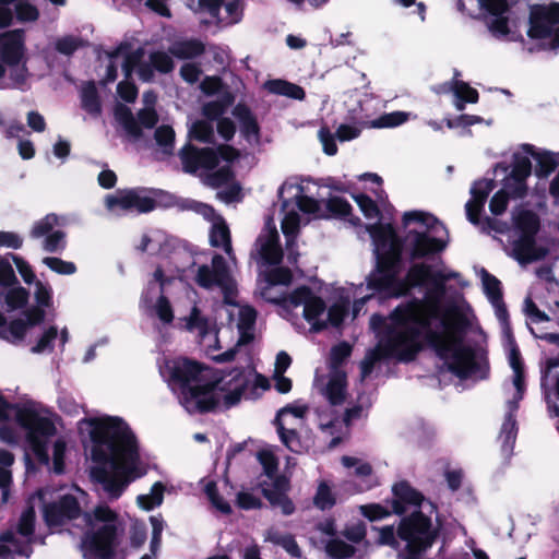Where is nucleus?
<instances>
[{
  "instance_id": "nucleus-1",
  "label": "nucleus",
  "mask_w": 559,
  "mask_h": 559,
  "mask_svg": "<svg viewBox=\"0 0 559 559\" xmlns=\"http://www.w3.org/2000/svg\"><path fill=\"white\" fill-rule=\"evenodd\" d=\"M424 298L412 297L391 313L399 329L386 333L388 345L381 343L371 349H424L425 340L430 349H486L487 335L456 302H441L447 285L439 274L429 281Z\"/></svg>"
},
{
  "instance_id": "nucleus-2",
  "label": "nucleus",
  "mask_w": 559,
  "mask_h": 559,
  "mask_svg": "<svg viewBox=\"0 0 559 559\" xmlns=\"http://www.w3.org/2000/svg\"><path fill=\"white\" fill-rule=\"evenodd\" d=\"M78 429L91 442L92 477L102 485L109 499L119 498L131 481L146 473L135 436L121 418H83L78 423Z\"/></svg>"
},
{
  "instance_id": "nucleus-3",
  "label": "nucleus",
  "mask_w": 559,
  "mask_h": 559,
  "mask_svg": "<svg viewBox=\"0 0 559 559\" xmlns=\"http://www.w3.org/2000/svg\"><path fill=\"white\" fill-rule=\"evenodd\" d=\"M73 490L74 493H58L56 498H53V491L49 489L38 491L37 496L31 500L32 506L22 513L17 530L0 536V559L31 556L36 502L43 509L44 519L50 528L58 527L66 520L78 518L81 512L79 496L84 497V492L79 488Z\"/></svg>"
},
{
  "instance_id": "nucleus-4",
  "label": "nucleus",
  "mask_w": 559,
  "mask_h": 559,
  "mask_svg": "<svg viewBox=\"0 0 559 559\" xmlns=\"http://www.w3.org/2000/svg\"><path fill=\"white\" fill-rule=\"evenodd\" d=\"M372 239L374 265L366 277L367 288L390 298L411 295L414 287L407 277H400L403 270V241L391 223L367 226Z\"/></svg>"
},
{
  "instance_id": "nucleus-5",
  "label": "nucleus",
  "mask_w": 559,
  "mask_h": 559,
  "mask_svg": "<svg viewBox=\"0 0 559 559\" xmlns=\"http://www.w3.org/2000/svg\"><path fill=\"white\" fill-rule=\"evenodd\" d=\"M259 388H267L264 377L253 369H233L213 380L210 378L203 392H188L183 397V407L190 414L228 409L242 399L255 397Z\"/></svg>"
},
{
  "instance_id": "nucleus-6",
  "label": "nucleus",
  "mask_w": 559,
  "mask_h": 559,
  "mask_svg": "<svg viewBox=\"0 0 559 559\" xmlns=\"http://www.w3.org/2000/svg\"><path fill=\"white\" fill-rule=\"evenodd\" d=\"M14 415L16 423L25 430L26 441L39 462L48 464V438L55 435L56 427L47 412L33 402L12 405L0 396V423Z\"/></svg>"
},
{
  "instance_id": "nucleus-7",
  "label": "nucleus",
  "mask_w": 559,
  "mask_h": 559,
  "mask_svg": "<svg viewBox=\"0 0 559 559\" xmlns=\"http://www.w3.org/2000/svg\"><path fill=\"white\" fill-rule=\"evenodd\" d=\"M85 521L90 526L81 542V550L84 559H110L114 555L118 516L107 506H98L93 514H85Z\"/></svg>"
},
{
  "instance_id": "nucleus-8",
  "label": "nucleus",
  "mask_w": 559,
  "mask_h": 559,
  "mask_svg": "<svg viewBox=\"0 0 559 559\" xmlns=\"http://www.w3.org/2000/svg\"><path fill=\"white\" fill-rule=\"evenodd\" d=\"M402 223L404 227L412 223H418L425 227L424 230L409 229L405 237H401L403 248L406 246L412 261L431 258L445 249L447 241L431 236V233H438L439 229L447 233L444 225L432 214L423 211L405 212Z\"/></svg>"
},
{
  "instance_id": "nucleus-9",
  "label": "nucleus",
  "mask_w": 559,
  "mask_h": 559,
  "mask_svg": "<svg viewBox=\"0 0 559 559\" xmlns=\"http://www.w3.org/2000/svg\"><path fill=\"white\" fill-rule=\"evenodd\" d=\"M512 374L510 380L502 385V394L507 405V414L501 427L500 439L502 441V450L509 453L512 450L516 438V420L514 413L519 408L525 390V365L519 352H510L508 357Z\"/></svg>"
},
{
  "instance_id": "nucleus-10",
  "label": "nucleus",
  "mask_w": 559,
  "mask_h": 559,
  "mask_svg": "<svg viewBox=\"0 0 559 559\" xmlns=\"http://www.w3.org/2000/svg\"><path fill=\"white\" fill-rule=\"evenodd\" d=\"M350 369V352H331L328 372L317 369L313 386L333 407L342 406L348 399L347 374Z\"/></svg>"
},
{
  "instance_id": "nucleus-11",
  "label": "nucleus",
  "mask_w": 559,
  "mask_h": 559,
  "mask_svg": "<svg viewBox=\"0 0 559 559\" xmlns=\"http://www.w3.org/2000/svg\"><path fill=\"white\" fill-rule=\"evenodd\" d=\"M528 25L527 36L531 39H549L548 41H539L527 47L528 52L533 53L559 48V2L532 4L530 7Z\"/></svg>"
},
{
  "instance_id": "nucleus-12",
  "label": "nucleus",
  "mask_w": 559,
  "mask_h": 559,
  "mask_svg": "<svg viewBox=\"0 0 559 559\" xmlns=\"http://www.w3.org/2000/svg\"><path fill=\"white\" fill-rule=\"evenodd\" d=\"M162 377L169 383L181 388L180 403L183 406L185 395L192 392H203L211 376L209 368L186 357L165 359L159 366Z\"/></svg>"
},
{
  "instance_id": "nucleus-13",
  "label": "nucleus",
  "mask_w": 559,
  "mask_h": 559,
  "mask_svg": "<svg viewBox=\"0 0 559 559\" xmlns=\"http://www.w3.org/2000/svg\"><path fill=\"white\" fill-rule=\"evenodd\" d=\"M258 461L262 465L263 475L265 476V479L259 483L263 496L273 507H278L283 514H293L295 506L287 496L290 488L289 479L286 476L277 474V456L272 450L264 449L258 452Z\"/></svg>"
},
{
  "instance_id": "nucleus-14",
  "label": "nucleus",
  "mask_w": 559,
  "mask_h": 559,
  "mask_svg": "<svg viewBox=\"0 0 559 559\" xmlns=\"http://www.w3.org/2000/svg\"><path fill=\"white\" fill-rule=\"evenodd\" d=\"M307 413V405L290 404L281 408L274 419V425L282 443L292 452L304 453L313 445L310 437L302 438L300 436Z\"/></svg>"
},
{
  "instance_id": "nucleus-15",
  "label": "nucleus",
  "mask_w": 559,
  "mask_h": 559,
  "mask_svg": "<svg viewBox=\"0 0 559 559\" xmlns=\"http://www.w3.org/2000/svg\"><path fill=\"white\" fill-rule=\"evenodd\" d=\"M439 377L451 373L457 378L483 379L488 372L484 352H435Z\"/></svg>"
},
{
  "instance_id": "nucleus-16",
  "label": "nucleus",
  "mask_w": 559,
  "mask_h": 559,
  "mask_svg": "<svg viewBox=\"0 0 559 559\" xmlns=\"http://www.w3.org/2000/svg\"><path fill=\"white\" fill-rule=\"evenodd\" d=\"M156 199L166 206H170L175 203L176 197L160 189L135 188L118 191L117 195H108L106 204L110 210L116 207L123 211L135 209L139 213H150L157 206Z\"/></svg>"
},
{
  "instance_id": "nucleus-17",
  "label": "nucleus",
  "mask_w": 559,
  "mask_h": 559,
  "mask_svg": "<svg viewBox=\"0 0 559 559\" xmlns=\"http://www.w3.org/2000/svg\"><path fill=\"white\" fill-rule=\"evenodd\" d=\"M513 225L520 234L513 242L514 258L522 264L542 259L543 254L536 248V235L540 228L538 215L531 210H521L513 215Z\"/></svg>"
},
{
  "instance_id": "nucleus-18",
  "label": "nucleus",
  "mask_w": 559,
  "mask_h": 559,
  "mask_svg": "<svg viewBox=\"0 0 559 559\" xmlns=\"http://www.w3.org/2000/svg\"><path fill=\"white\" fill-rule=\"evenodd\" d=\"M397 536L406 543V548L426 551L437 537V528L428 516L421 512H414L401 521Z\"/></svg>"
},
{
  "instance_id": "nucleus-19",
  "label": "nucleus",
  "mask_w": 559,
  "mask_h": 559,
  "mask_svg": "<svg viewBox=\"0 0 559 559\" xmlns=\"http://www.w3.org/2000/svg\"><path fill=\"white\" fill-rule=\"evenodd\" d=\"M115 119L122 126L126 132L139 139L143 135L142 127L146 129L154 128L158 122V114L154 107H144L136 114L138 120L134 118L130 107L118 103L114 109Z\"/></svg>"
},
{
  "instance_id": "nucleus-20",
  "label": "nucleus",
  "mask_w": 559,
  "mask_h": 559,
  "mask_svg": "<svg viewBox=\"0 0 559 559\" xmlns=\"http://www.w3.org/2000/svg\"><path fill=\"white\" fill-rule=\"evenodd\" d=\"M182 169L187 174H195L198 169H215L218 165V156L213 147L199 148L190 143L179 152Z\"/></svg>"
},
{
  "instance_id": "nucleus-21",
  "label": "nucleus",
  "mask_w": 559,
  "mask_h": 559,
  "mask_svg": "<svg viewBox=\"0 0 559 559\" xmlns=\"http://www.w3.org/2000/svg\"><path fill=\"white\" fill-rule=\"evenodd\" d=\"M229 270L227 263L221 254L212 258V266L206 264L199 266L195 282L202 288H212L218 286L227 293V282L229 281Z\"/></svg>"
},
{
  "instance_id": "nucleus-22",
  "label": "nucleus",
  "mask_w": 559,
  "mask_h": 559,
  "mask_svg": "<svg viewBox=\"0 0 559 559\" xmlns=\"http://www.w3.org/2000/svg\"><path fill=\"white\" fill-rule=\"evenodd\" d=\"M417 352H369L360 364V379L364 381L373 371L380 372L382 366L395 362H408L415 359Z\"/></svg>"
},
{
  "instance_id": "nucleus-23",
  "label": "nucleus",
  "mask_w": 559,
  "mask_h": 559,
  "mask_svg": "<svg viewBox=\"0 0 559 559\" xmlns=\"http://www.w3.org/2000/svg\"><path fill=\"white\" fill-rule=\"evenodd\" d=\"M25 53V32L22 28L0 34V59L10 67L17 66Z\"/></svg>"
},
{
  "instance_id": "nucleus-24",
  "label": "nucleus",
  "mask_w": 559,
  "mask_h": 559,
  "mask_svg": "<svg viewBox=\"0 0 559 559\" xmlns=\"http://www.w3.org/2000/svg\"><path fill=\"white\" fill-rule=\"evenodd\" d=\"M231 114L239 122L242 138L248 142H251L252 140L259 142L261 138V128L251 108L247 104L240 102L233 108Z\"/></svg>"
},
{
  "instance_id": "nucleus-25",
  "label": "nucleus",
  "mask_w": 559,
  "mask_h": 559,
  "mask_svg": "<svg viewBox=\"0 0 559 559\" xmlns=\"http://www.w3.org/2000/svg\"><path fill=\"white\" fill-rule=\"evenodd\" d=\"M269 289L262 293L263 299L269 302L275 304L281 307L283 311L288 312L292 308H297L307 304L308 299L312 296V289L307 285H301L295 288L290 294L280 297H269Z\"/></svg>"
},
{
  "instance_id": "nucleus-26",
  "label": "nucleus",
  "mask_w": 559,
  "mask_h": 559,
  "mask_svg": "<svg viewBox=\"0 0 559 559\" xmlns=\"http://www.w3.org/2000/svg\"><path fill=\"white\" fill-rule=\"evenodd\" d=\"M394 500V512L402 514L406 511V506L418 507L424 501V496L414 489L407 481H400L392 488Z\"/></svg>"
},
{
  "instance_id": "nucleus-27",
  "label": "nucleus",
  "mask_w": 559,
  "mask_h": 559,
  "mask_svg": "<svg viewBox=\"0 0 559 559\" xmlns=\"http://www.w3.org/2000/svg\"><path fill=\"white\" fill-rule=\"evenodd\" d=\"M522 150L536 160L535 175L538 178H547L559 165L557 156L549 151L537 152L533 144H522Z\"/></svg>"
},
{
  "instance_id": "nucleus-28",
  "label": "nucleus",
  "mask_w": 559,
  "mask_h": 559,
  "mask_svg": "<svg viewBox=\"0 0 559 559\" xmlns=\"http://www.w3.org/2000/svg\"><path fill=\"white\" fill-rule=\"evenodd\" d=\"M326 310L325 301L320 297L312 294L304 307V318L311 324V330L321 332L328 328V322L319 320V317Z\"/></svg>"
},
{
  "instance_id": "nucleus-29",
  "label": "nucleus",
  "mask_w": 559,
  "mask_h": 559,
  "mask_svg": "<svg viewBox=\"0 0 559 559\" xmlns=\"http://www.w3.org/2000/svg\"><path fill=\"white\" fill-rule=\"evenodd\" d=\"M169 52L180 60L194 59L205 52V45L198 38L177 40L169 47Z\"/></svg>"
},
{
  "instance_id": "nucleus-30",
  "label": "nucleus",
  "mask_w": 559,
  "mask_h": 559,
  "mask_svg": "<svg viewBox=\"0 0 559 559\" xmlns=\"http://www.w3.org/2000/svg\"><path fill=\"white\" fill-rule=\"evenodd\" d=\"M81 106L92 116L102 114V102L94 81L84 83L81 90Z\"/></svg>"
},
{
  "instance_id": "nucleus-31",
  "label": "nucleus",
  "mask_w": 559,
  "mask_h": 559,
  "mask_svg": "<svg viewBox=\"0 0 559 559\" xmlns=\"http://www.w3.org/2000/svg\"><path fill=\"white\" fill-rule=\"evenodd\" d=\"M266 87L272 94L286 96L292 99L304 100L306 98V92L304 87L285 80L275 79L267 81Z\"/></svg>"
},
{
  "instance_id": "nucleus-32",
  "label": "nucleus",
  "mask_w": 559,
  "mask_h": 559,
  "mask_svg": "<svg viewBox=\"0 0 559 559\" xmlns=\"http://www.w3.org/2000/svg\"><path fill=\"white\" fill-rule=\"evenodd\" d=\"M325 207L332 217L343 218L350 222L353 225H358L360 218L352 215L353 207L350 203L342 197H331Z\"/></svg>"
},
{
  "instance_id": "nucleus-33",
  "label": "nucleus",
  "mask_w": 559,
  "mask_h": 559,
  "mask_svg": "<svg viewBox=\"0 0 559 559\" xmlns=\"http://www.w3.org/2000/svg\"><path fill=\"white\" fill-rule=\"evenodd\" d=\"M210 243L212 247L222 248L227 254L230 253L233 249L230 230L223 218L212 225L210 230Z\"/></svg>"
},
{
  "instance_id": "nucleus-34",
  "label": "nucleus",
  "mask_w": 559,
  "mask_h": 559,
  "mask_svg": "<svg viewBox=\"0 0 559 559\" xmlns=\"http://www.w3.org/2000/svg\"><path fill=\"white\" fill-rule=\"evenodd\" d=\"M260 255L263 262L269 265H277L282 262L283 250L278 243L276 231L263 241L260 248Z\"/></svg>"
},
{
  "instance_id": "nucleus-35",
  "label": "nucleus",
  "mask_w": 559,
  "mask_h": 559,
  "mask_svg": "<svg viewBox=\"0 0 559 559\" xmlns=\"http://www.w3.org/2000/svg\"><path fill=\"white\" fill-rule=\"evenodd\" d=\"M435 272L436 271H432V266L430 264L419 262L412 264L405 276L407 277V282L411 284V287L417 288L426 286L433 277Z\"/></svg>"
},
{
  "instance_id": "nucleus-36",
  "label": "nucleus",
  "mask_w": 559,
  "mask_h": 559,
  "mask_svg": "<svg viewBox=\"0 0 559 559\" xmlns=\"http://www.w3.org/2000/svg\"><path fill=\"white\" fill-rule=\"evenodd\" d=\"M235 97L230 93H226L222 99L211 100L202 106V115L206 118V121H215L223 118L227 108L234 103Z\"/></svg>"
},
{
  "instance_id": "nucleus-37",
  "label": "nucleus",
  "mask_w": 559,
  "mask_h": 559,
  "mask_svg": "<svg viewBox=\"0 0 559 559\" xmlns=\"http://www.w3.org/2000/svg\"><path fill=\"white\" fill-rule=\"evenodd\" d=\"M183 328L203 340L210 333L209 320L202 316L198 306L191 308L190 314L183 319Z\"/></svg>"
},
{
  "instance_id": "nucleus-38",
  "label": "nucleus",
  "mask_w": 559,
  "mask_h": 559,
  "mask_svg": "<svg viewBox=\"0 0 559 559\" xmlns=\"http://www.w3.org/2000/svg\"><path fill=\"white\" fill-rule=\"evenodd\" d=\"M265 540L274 545L282 546L289 555L300 557L301 551L295 538L290 534H282L278 531L270 530L266 533Z\"/></svg>"
},
{
  "instance_id": "nucleus-39",
  "label": "nucleus",
  "mask_w": 559,
  "mask_h": 559,
  "mask_svg": "<svg viewBox=\"0 0 559 559\" xmlns=\"http://www.w3.org/2000/svg\"><path fill=\"white\" fill-rule=\"evenodd\" d=\"M484 292L490 302H499L503 298L501 282L487 270H481Z\"/></svg>"
},
{
  "instance_id": "nucleus-40",
  "label": "nucleus",
  "mask_w": 559,
  "mask_h": 559,
  "mask_svg": "<svg viewBox=\"0 0 559 559\" xmlns=\"http://www.w3.org/2000/svg\"><path fill=\"white\" fill-rule=\"evenodd\" d=\"M175 130L171 126L162 124L155 129L154 139L158 146L162 147L163 153L173 154L175 147Z\"/></svg>"
},
{
  "instance_id": "nucleus-41",
  "label": "nucleus",
  "mask_w": 559,
  "mask_h": 559,
  "mask_svg": "<svg viewBox=\"0 0 559 559\" xmlns=\"http://www.w3.org/2000/svg\"><path fill=\"white\" fill-rule=\"evenodd\" d=\"M15 17L21 23H33L39 19L38 8L28 0H17L14 4Z\"/></svg>"
},
{
  "instance_id": "nucleus-42",
  "label": "nucleus",
  "mask_w": 559,
  "mask_h": 559,
  "mask_svg": "<svg viewBox=\"0 0 559 559\" xmlns=\"http://www.w3.org/2000/svg\"><path fill=\"white\" fill-rule=\"evenodd\" d=\"M189 135L201 143H214V129L206 120H197L189 130Z\"/></svg>"
},
{
  "instance_id": "nucleus-43",
  "label": "nucleus",
  "mask_w": 559,
  "mask_h": 559,
  "mask_svg": "<svg viewBox=\"0 0 559 559\" xmlns=\"http://www.w3.org/2000/svg\"><path fill=\"white\" fill-rule=\"evenodd\" d=\"M445 91H452L455 98H461L468 104H476L479 99L478 91L464 81H454Z\"/></svg>"
},
{
  "instance_id": "nucleus-44",
  "label": "nucleus",
  "mask_w": 559,
  "mask_h": 559,
  "mask_svg": "<svg viewBox=\"0 0 559 559\" xmlns=\"http://www.w3.org/2000/svg\"><path fill=\"white\" fill-rule=\"evenodd\" d=\"M409 118V114L405 111H392L383 114L379 118L371 121V127L377 129L395 128L405 123Z\"/></svg>"
},
{
  "instance_id": "nucleus-45",
  "label": "nucleus",
  "mask_w": 559,
  "mask_h": 559,
  "mask_svg": "<svg viewBox=\"0 0 559 559\" xmlns=\"http://www.w3.org/2000/svg\"><path fill=\"white\" fill-rule=\"evenodd\" d=\"M29 298V292L22 287H14L8 290V293L4 296V302L9 310H19L24 308Z\"/></svg>"
},
{
  "instance_id": "nucleus-46",
  "label": "nucleus",
  "mask_w": 559,
  "mask_h": 559,
  "mask_svg": "<svg viewBox=\"0 0 559 559\" xmlns=\"http://www.w3.org/2000/svg\"><path fill=\"white\" fill-rule=\"evenodd\" d=\"M326 554L335 559L350 558L355 554V548L340 538H332L325 545Z\"/></svg>"
},
{
  "instance_id": "nucleus-47",
  "label": "nucleus",
  "mask_w": 559,
  "mask_h": 559,
  "mask_svg": "<svg viewBox=\"0 0 559 559\" xmlns=\"http://www.w3.org/2000/svg\"><path fill=\"white\" fill-rule=\"evenodd\" d=\"M532 174V163L527 156L514 153L512 156V169L510 176L520 180H527Z\"/></svg>"
},
{
  "instance_id": "nucleus-48",
  "label": "nucleus",
  "mask_w": 559,
  "mask_h": 559,
  "mask_svg": "<svg viewBox=\"0 0 559 559\" xmlns=\"http://www.w3.org/2000/svg\"><path fill=\"white\" fill-rule=\"evenodd\" d=\"M164 486L162 483H155L147 495L138 497L139 504L146 510H151L163 502Z\"/></svg>"
},
{
  "instance_id": "nucleus-49",
  "label": "nucleus",
  "mask_w": 559,
  "mask_h": 559,
  "mask_svg": "<svg viewBox=\"0 0 559 559\" xmlns=\"http://www.w3.org/2000/svg\"><path fill=\"white\" fill-rule=\"evenodd\" d=\"M313 503L320 510L331 509L335 504V497L325 481H321L313 497Z\"/></svg>"
},
{
  "instance_id": "nucleus-50",
  "label": "nucleus",
  "mask_w": 559,
  "mask_h": 559,
  "mask_svg": "<svg viewBox=\"0 0 559 559\" xmlns=\"http://www.w3.org/2000/svg\"><path fill=\"white\" fill-rule=\"evenodd\" d=\"M352 197L367 218H376L380 216L381 212L378 204L369 195L365 193H357L352 194Z\"/></svg>"
},
{
  "instance_id": "nucleus-51",
  "label": "nucleus",
  "mask_w": 559,
  "mask_h": 559,
  "mask_svg": "<svg viewBox=\"0 0 559 559\" xmlns=\"http://www.w3.org/2000/svg\"><path fill=\"white\" fill-rule=\"evenodd\" d=\"M234 178V170L229 165H225L207 176V185L212 188H219L233 181Z\"/></svg>"
},
{
  "instance_id": "nucleus-52",
  "label": "nucleus",
  "mask_w": 559,
  "mask_h": 559,
  "mask_svg": "<svg viewBox=\"0 0 559 559\" xmlns=\"http://www.w3.org/2000/svg\"><path fill=\"white\" fill-rule=\"evenodd\" d=\"M43 263L60 275H72L76 272V265L73 262L64 261L57 257H45Z\"/></svg>"
},
{
  "instance_id": "nucleus-53",
  "label": "nucleus",
  "mask_w": 559,
  "mask_h": 559,
  "mask_svg": "<svg viewBox=\"0 0 559 559\" xmlns=\"http://www.w3.org/2000/svg\"><path fill=\"white\" fill-rule=\"evenodd\" d=\"M150 62L156 71L164 74L170 73L175 68V63L171 57L165 51L160 50L150 53Z\"/></svg>"
},
{
  "instance_id": "nucleus-54",
  "label": "nucleus",
  "mask_w": 559,
  "mask_h": 559,
  "mask_svg": "<svg viewBox=\"0 0 559 559\" xmlns=\"http://www.w3.org/2000/svg\"><path fill=\"white\" fill-rule=\"evenodd\" d=\"M58 224V216L53 213L47 214L44 218L37 221L32 230L33 238H40L53 231V227Z\"/></svg>"
},
{
  "instance_id": "nucleus-55",
  "label": "nucleus",
  "mask_w": 559,
  "mask_h": 559,
  "mask_svg": "<svg viewBox=\"0 0 559 559\" xmlns=\"http://www.w3.org/2000/svg\"><path fill=\"white\" fill-rule=\"evenodd\" d=\"M265 281L270 286L289 285L293 281V273L286 266H277L265 274Z\"/></svg>"
},
{
  "instance_id": "nucleus-56",
  "label": "nucleus",
  "mask_w": 559,
  "mask_h": 559,
  "mask_svg": "<svg viewBox=\"0 0 559 559\" xmlns=\"http://www.w3.org/2000/svg\"><path fill=\"white\" fill-rule=\"evenodd\" d=\"M510 199H522L527 194V183L525 180L512 178L510 175L506 178L503 189Z\"/></svg>"
},
{
  "instance_id": "nucleus-57",
  "label": "nucleus",
  "mask_w": 559,
  "mask_h": 559,
  "mask_svg": "<svg viewBox=\"0 0 559 559\" xmlns=\"http://www.w3.org/2000/svg\"><path fill=\"white\" fill-rule=\"evenodd\" d=\"M144 48L138 47L135 50L130 51L124 56L122 63V71L126 79H130L135 70L140 68V63L144 57Z\"/></svg>"
},
{
  "instance_id": "nucleus-58",
  "label": "nucleus",
  "mask_w": 559,
  "mask_h": 559,
  "mask_svg": "<svg viewBox=\"0 0 559 559\" xmlns=\"http://www.w3.org/2000/svg\"><path fill=\"white\" fill-rule=\"evenodd\" d=\"M348 301L334 302L328 310V324L334 328L341 326L348 313Z\"/></svg>"
},
{
  "instance_id": "nucleus-59",
  "label": "nucleus",
  "mask_w": 559,
  "mask_h": 559,
  "mask_svg": "<svg viewBox=\"0 0 559 559\" xmlns=\"http://www.w3.org/2000/svg\"><path fill=\"white\" fill-rule=\"evenodd\" d=\"M493 19L487 22L490 34L496 38H502L510 34L509 17L506 14L492 15Z\"/></svg>"
},
{
  "instance_id": "nucleus-60",
  "label": "nucleus",
  "mask_w": 559,
  "mask_h": 559,
  "mask_svg": "<svg viewBox=\"0 0 559 559\" xmlns=\"http://www.w3.org/2000/svg\"><path fill=\"white\" fill-rule=\"evenodd\" d=\"M204 492L207 496L209 500L218 511L225 514H229L231 512V508L228 502L224 501L217 495V487L214 481H207L204 485Z\"/></svg>"
},
{
  "instance_id": "nucleus-61",
  "label": "nucleus",
  "mask_w": 559,
  "mask_h": 559,
  "mask_svg": "<svg viewBox=\"0 0 559 559\" xmlns=\"http://www.w3.org/2000/svg\"><path fill=\"white\" fill-rule=\"evenodd\" d=\"M43 248L47 252L62 251L66 248V233L53 230L44 240Z\"/></svg>"
},
{
  "instance_id": "nucleus-62",
  "label": "nucleus",
  "mask_w": 559,
  "mask_h": 559,
  "mask_svg": "<svg viewBox=\"0 0 559 559\" xmlns=\"http://www.w3.org/2000/svg\"><path fill=\"white\" fill-rule=\"evenodd\" d=\"M82 46V39L74 36H63L57 39L55 49L64 56L73 55Z\"/></svg>"
},
{
  "instance_id": "nucleus-63",
  "label": "nucleus",
  "mask_w": 559,
  "mask_h": 559,
  "mask_svg": "<svg viewBox=\"0 0 559 559\" xmlns=\"http://www.w3.org/2000/svg\"><path fill=\"white\" fill-rule=\"evenodd\" d=\"M10 257L12 258L23 281L27 285L34 284L36 282V275L34 273L31 264L20 255L10 253Z\"/></svg>"
},
{
  "instance_id": "nucleus-64",
  "label": "nucleus",
  "mask_w": 559,
  "mask_h": 559,
  "mask_svg": "<svg viewBox=\"0 0 559 559\" xmlns=\"http://www.w3.org/2000/svg\"><path fill=\"white\" fill-rule=\"evenodd\" d=\"M257 310L251 306H243L239 310L238 330H254Z\"/></svg>"
}]
</instances>
